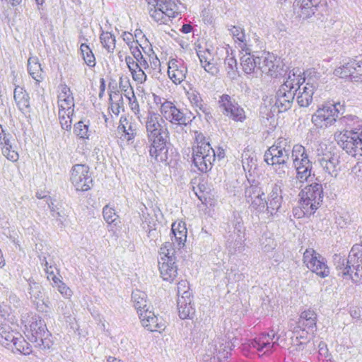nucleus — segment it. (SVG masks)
<instances>
[{"instance_id": "25", "label": "nucleus", "mask_w": 362, "mask_h": 362, "mask_svg": "<svg viewBox=\"0 0 362 362\" xmlns=\"http://www.w3.org/2000/svg\"><path fill=\"white\" fill-rule=\"evenodd\" d=\"M187 67L182 59L171 58L168 62V74L176 85L180 84L186 78Z\"/></svg>"}, {"instance_id": "35", "label": "nucleus", "mask_w": 362, "mask_h": 362, "mask_svg": "<svg viewBox=\"0 0 362 362\" xmlns=\"http://www.w3.org/2000/svg\"><path fill=\"white\" fill-rule=\"evenodd\" d=\"M251 50L250 47L249 50H241L245 52V54L240 57V65L246 74H250L254 73L256 69H259V59L260 57L252 54Z\"/></svg>"}, {"instance_id": "50", "label": "nucleus", "mask_w": 362, "mask_h": 362, "mask_svg": "<svg viewBox=\"0 0 362 362\" xmlns=\"http://www.w3.org/2000/svg\"><path fill=\"white\" fill-rule=\"evenodd\" d=\"M103 47L108 52H113L115 48V37L110 32L102 31L100 35Z\"/></svg>"}, {"instance_id": "62", "label": "nucleus", "mask_w": 362, "mask_h": 362, "mask_svg": "<svg viewBox=\"0 0 362 362\" xmlns=\"http://www.w3.org/2000/svg\"><path fill=\"white\" fill-rule=\"evenodd\" d=\"M226 189L229 193L233 196H237L240 193L241 187L237 180H233L230 182L227 183Z\"/></svg>"}, {"instance_id": "10", "label": "nucleus", "mask_w": 362, "mask_h": 362, "mask_svg": "<svg viewBox=\"0 0 362 362\" xmlns=\"http://www.w3.org/2000/svg\"><path fill=\"white\" fill-rule=\"evenodd\" d=\"M342 110L340 103H327L316 110L312 116V122L320 128L330 127L337 121Z\"/></svg>"}, {"instance_id": "21", "label": "nucleus", "mask_w": 362, "mask_h": 362, "mask_svg": "<svg viewBox=\"0 0 362 362\" xmlns=\"http://www.w3.org/2000/svg\"><path fill=\"white\" fill-rule=\"evenodd\" d=\"M163 119L173 124L187 126L188 119L184 112L177 108L173 102H165L159 107Z\"/></svg>"}, {"instance_id": "58", "label": "nucleus", "mask_w": 362, "mask_h": 362, "mask_svg": "<svg viewBox=\"0 0 362 362\" xmlns=\"http://www.w3.org/2000/svg\"><path fill=\"white\" fill-rule=\"evenodd\" d=\"M129 102V106L132 112L134 114V115L136 117V118L139 119V121L141 123H143L141 121V114L140 112V107L139 102L136 99V98H134L128 100Z\"/></svg>"}, {"instance_id": "7", "label": "nucleus", "mask_w": 362, "mask_h": 362, "mask_svg": "<svg viewBox=\"0 0 362 362\" xmlns=\"http://www.w3.org/2000/svg\"><path fill=\"white\" fill-rule=\"evenodd\" d=\"M59 89L57 105L59 122L63 129L69 130L74 112V98L70 88L66 84H60Z\"/></svg>"}, {"instance_id": "20", "label": "nucleus", "mask_w": 362, "mask_h": 362, "mask_svg": "<svg viewBox=\"0 0 362 362\" xmlns=\"http://www.w3.org/2000/svg\"><path fill=\"white\" fill-rule=\"evenodd\" d=\"M283 187L284 182L281 180L271 185L267 199V214L269 216L275 215L281 206Z\"/></svg>"}, {"instance_id": "46", "label": "nucleus", "mask_w": 362, "mask_h": 362, "mask_svg": "<svg viewBox=\"0 0 362 362\" xmlns=\"http://www.w3.org/2000/svg\"><path fill=\"white\" fill-rule=\"evenodd\" d=\"M18 333L10 332L8 327L6 326L0 327V341L1 344L6 347H12L13 343L17 338Z\"/></svg>"}, {"instance_id": "8", "label": "nucleus", "mask_w": 362, "mask_h": 362, "mask_svg": "<svg viewBox=\"0 0 362 362\" xmlns=\"http://www.w3.org/2000/svg\"><path fill=\"white\" fill-rule=\"evenodd\" d=\"M149 15L158 24H168L178 14L177 0H147Z\"/></svg>"}, {"instance_id": "1", "label": "nucleus", "mask_w": 362, "mask_h": 362, "mask_svg": "<svg viewBox=\"0 0 362 362\" xmlns=\"http://www.w3.org/2000/svg\"><path fill=\"white\" fill-rule=\"evenodd\" d=\"M334 264L339 276L356 284H362V239L352 247L347 258L335 254Z\"/></svg>"}, {"instance_id": "38", "label": "nucleus", "mask_w": 362, "mask_h": 362, "mask_svg": "<svg viewBox=\"0 0 362 362\" xmlns=\"http://www.w3.org/2000/svg\"><path fill=\"white\" fill-rule=\"evenodd\" d=\"M125 62L131 72L132 78L138 83H143L147 80V76L144 71L146 69L140 66V64L130 56L125 57Z\"/></svg>"}, {"instance_id": "24", "label": "nucleus", "mask_w": 362, "mask_h": 362, "mask_svg": "<svg viewBox=\"0 0 362 362\" xmlns=\"http://www.w3.org/2000/svg\"><path fill=\"white\" fill-rule=\"evenodd\" d=\"M317 162L325 173L332 177H337L340 171L339 156L334 153L328 151L319 156Z\"/></svg>"}, {"instance_id": "36", "label": "nucleus", "mask_w": 362, "mask_h": 362, "mask_svg": "<svg viewBox=\"0 0 362 362\" xmlns=\"http://www.w3.org/2000/svg\"><path fill=\"white\" fill-rule=\"evenodd\" d=\"M312 334L311 330L304 328L303 326L297 325L293 330L291 337L293 346H296V350H301L309 341V334Z\"/></svg>"}, {"instance_id": "23", "label": "nucleus", "mask_w": 362, "mask_h": 362, "mask_svg": "<svg viewBox=\"0 0 362 362\" xmlns=\"http://www.w3.org/2000/svg\"><path fill=\"white\" fill-rule=\"evenodd\" d=\"M138 124L132 117L121 116L117 132L120 134V139L128 144H133L138 134Z\"/></svg>"}, {"instance_id": "54", "label": "nucleus", "mask_w": 362, "mask_h": 362, "mask_svg": "<svg viewBox=\"0 0 362 362\" xmlns=\"http://www.w3.org/2000/svg\"><path fill=\"white\" fill-rule=\"evenodd\" d=\"M74 132L81 139H89L90 135L88 124H85L83 121H79L74 125Z\"/></svg>"}, {"instance_id": "17", "label": "nucleus", "mask_w": 362, "mask_h": 362, "mask_svg": "<svg viewBox=\"0 0 362 362\" xmlns=\"http://www.w3.org/2000/svg\"><path fill=\"white\" fill-rule=\"evenodd\" d=\"M237 340L236 338L230 339L226 336L217 337L214 341V356L211 362H227Z\"/></svg>"}, {"instance_id": "16", "label": "nucleus", "mask_w": 362, "mask_h": 362, "mask_svg": "<svg viewBox=\"0 0 362 362\" xmlns=\"http://www.w3.org/2000/svg\"><path fill=\"white\" fill-rule=\"evenodd\" d=\"M298 84L294 88L296 90V101L300 107H308L313 102V96L318 86L317 81H311V78L306 79L301 76Z\"/></svg>"}, {"instance_id": "30", "label": "nucleus", "mask_w": 362, "mask_h": 362, "mask_svg": "<svg viewBox=\"0 0 362 362\" xmlns=\"http://www.w3.org/2000/svg\"><path fill=\"white\" fill-rule=\"evenodd\" d=\"M139 319L142 325L151 332H160L165 329V325L154 315L153 312L146 308V311L139 313Z\"/></svg>"}, {"instance_id": "15", "label": "nucleus", "mask_w": 362, "mask_h": 362, "mask_svg": "<svg viewBox=\"0 0 362 362\" xmlns=\"http://www.w3.org/2000/svg\"><path fill=\"white\" fill-rule=\"evenodd\" d=\"M245 197L252 209L259 213H267V199L264 197V192L259 183L253 181L247 186Z\"/></svg>"}, {"instance_id": "11", "label": "nucleus", "mask_w": 362, "mask_h": 362, "mask_svg": "<svg viewBox=\"0 0 362 362\" xmlns=\"http://www.w3.org/2000/svg\"><path fill=\"white\" fill-rule=\"evenodd\" d=\"M144 119L148 141L167 137L168 129L160 114L153 110H148Z\"/></svg>"}, {"instance_id": "31", "label": "nucleus", "mask_w": 362, "mask_h": 362, "mask_svg": "<svg viewBox=\"0 0 362 362\" xmlns=\"http://www.w3.org/2000/svg\"><path fill=\"white\" fill-rule=\"evenodd\" d=\"M227 28L238 47L241 50H249L251 45L250 39L245 35V29L241 26L233 25H228Z\"/></svg>"}, {"instance_id": "41", "label": "nucleus", "mask_w": 362, "mask_h": 362, "mask_svg": "<svg viewBox=\"0 0 362 362\" xmlns=\"http://www.w3.org/2000/svg\"><path fill=\"white\" fill-rule=\"evenodd\" d=\"M171 231L177 246L179 247H183L187 240V234L185 223L181 221L173 223L172 224Z\"/></svg>"}, {"instance_id": "60", "label": "nucleus", "mask_w": 362, "mask_h": 362, "mask_svg": "<svg viewBox=\"0 0 362 362\" xmlns=\"http://www.w3.org/2000/svg\"><path fill=\"white\" fill-rule=\"evenodd\" d=\"M189 283L187 281L182 280L180 281H179V283L177 284L178 298L180 296H186L185 293L188 294L187 296L189 298H192L191 293L189 292Z\"/></svg>"}, {"instance_id": "39", "label": "nucleus", "mask_w": 362, "mask_h": 362, "mask_svg": "<svg viewBox=\"0 0 362 362\" xmlns=\"http://www.w3.org/2000/svg\"><path fill=\"white\" fill-rule=\"evenodd\" d=\"M317 314L310 309L304 310L301 313L297 325L303 326L308 330H311L313 334L317 329Z\"/></svg>"}, {"instance_id": "44", "label": "nucleus", "mask_w": 362, "mask_h": 362, "mask_svg": "<svg viewBox=\"0 0 362 362\" xmlns=\"http://www.w3.org/2000/svg\"><path fill=\"white\" fill-rule=\"evenodd\" d=\"M17 338L11 347L13 351H17L24 355H28L32 352V348L30 344L20 334H16Z\"/></svg>"}, {"instance_id": "4", "label": "nucleus", "mask_w": 362, "mask_h": 362, "mask_svg": "<svg viewBox=\"0 0 362 362\" xmlns=\"http://www.w3.org/2000/svg\"><path fill=\"white\" fill-rule=\"evenodd\" d=\"M216 153L202 133L196 132L195 143L192 147V161L198 170L206 173L212 168Z\"/></svg>"}, {"instance_id": "49", "label": "nucleus", "mask_w": 362, "mask_h": 362, "mask_svg": "<svg viewBox=\"0 0 362 362\" xmlns=\"http://www.w3.org/2000/svg\"><path fill=\"white\" fill-rule=\"evenodd\" d=\"M1 153L8 160L12 162H16L19 158V154L16 150V146H13L11 141L0 146Z\"/></svg>"}, {"instance_id": "61", "label": "nucleus", "mask_w": 362, "mask_h": 362, "mask_svg": "<svg viewBox=\"0 0 362 362\" xmlns=\"http://www.w3.org/2000/svg\"><path fill=\"white\" fill-rule=\"evenodd\" d=\"M351 81H362V63L356 61V64L353 66Z\"/></svg>"}, {"instance_id": "12", "label": "nucleus", "mask_w": 362, "mask_h": 362, "mask_svg": "<svg viewBox=\"0 0 362 362\" xmlns=\"http://www.w3.org/2000/svg\"><path fill=\"white\" fill-rule=\"evenodd\" d=\"M303 262L308 269L321 278L329 275V268L325 258L313 248L306 249L304 252Z\"/></svg>"}, {"instance_id": "56", "label": "nucleus", "mask_w": 362, "mask_h": 362, "mask_svg": "<svg viewBox=\"0 0 362 362\" xmlns=\"http://www.w3.org/2000/svg\"><path fill=\"white\" fill-rule=\"evenodd\" d=\"M103 214L104 219L109 224L115 223L118 218V216L115 213V209L107 205L103 208Z\"/></svg>"}, {"instance_id": "26", "label": "nucleus", "mask_w": 362, "mask_h": 362, "mask_svg": "<svg viewBox=\"0 0 362 362\" xmlns=\"http://www.w3.org/2000/svg\"><path fill=\"white\" fill-rule=\"evenodd\" d=\"M197 56L201 66L207 73L212 76H216L218 74L221 60L219 58H216L209 49L199 50Z\"/></svg>"}, {"instance_id": "22", "label": "nucleus", "mask_w": 362, "mask_h": 362, "mask_svg": "<svg viewBox=\"0 0 362 362\" xmlns=\"http://www.w3.org/2000/svg\"><path fill=\"white\" fill-rule=\"evenodd\" d=\"M281 64L280 58H277L269 52L264 53L259 59V69H260L262 73L276 78L281 73Z\"/></svg>"}, {"instance_id": "64", "label": "nucleus", "mask_w": 362, "mask_h": 362, "mask_svg": "<svg viewBox=\"0 0 362 362\" xmlns=\"http://www.w3.org/2000/svg\"><path fill=\"white\" fill-rule=\"evenodd\" d=\"M54 269L53 266L49 265V267L45 268L44 269L47 274V279L52 280L54 284H57L59 282V278L55 274Z\"/></svg>"}, {"instance_id": "55", "label": "nucleus", "mask_w": 362, "mask_h": 362, "mask_svg": "<svg viewBox=\"0 0 362 362\" xmlns=\"http://www.w3.org/2000/svg\"><path fill=\"white\" fill-rule=\"evenodd\" d=\"M268 165L272 166V169L274 173L281 178L284 177L288 170V162H269L267 163Z\"/></svg>"}, {"instance_id": "43", "label": "nucleus", "mask_w": 362, "mask_h": 362, "mask_svg": "<svg viewBox=\"0 0 362 362\" xmlns=\"http://www.w3.org/2000/svg\"><path fill=\"white\" fill-rule=\"evenodd\" d=\"M109 110L116 116H118L121 111H124V100L122 95L118 91L112 92L109 98Z\"/></svg>"}, {"instance_id": "59", "label": "nucleus", "mask_w": 362, "mask_h": 362, "mask_svg": "<svg viewBox=\"0 0 362 362\" xmlns=\"http://www.w3.org/2000/svg\"><path fill=\"white\" fill-rule=\"evenodd\" d=\"M57 311L59 314L62 315L65 318L71 317L72 309L71 305H66L64 301H59L57 303Z\"/></svg>"}, {"instance_id": "14", "label": "nucleus", "mask_w": 362, "mask_h": 362, "mask_svg": "<svg viewBox=\"0 0 362 362\" xmlns=\"http://www.w3.org/2000/svg\"><path fill=\"white\" fill-rule=\"evenodd\" d=\"M290 141L285 138H279L274 144L269 147L265 152L264 160L266 163L269 162H288L289 160L290 152H292Z\"/></svg>"}, {"instance_id": "45", "label": "nucleus", "mask_w": 362, "mask_h": 362, "mask_svg": "<svg viewBox=\"0 0 362 362\" xmlns=\"http://www.w3.org/2000/svg\"><path fill=\"white\" fill-rule=\"evenodd\" d=\"M240 234L236 235L235 240L228 241V247L231 253L242 252L245 249V235H243L241 228L239 230Z\"/></svg>"}, {"instance_id": "5", "label": "nucleus", "mask_w": 362, "mask_h": 362, "mask_svg": "<svg viewBox=\"0 0 362 362\" xmlns=\"http://www.w3.org/2000/svg\"><path fill=\"white\" fill-rule=\"evenodd\" d=\"M291 159L296 171V178L300 182H313L318 180L313 172L312 162L310 160L305 148L296 144L292 148Z\"/></svg>"}, {"instance_id": "51", "label": "nucleus", "mask_w": 362, "mask_h": 362, "mask_svg": "<svg viewBox=\"0 0 362 362\" xmlns=\"http://www.w3.org/2000/svg\"><path fill=\"white\" fill-rule=\"evenodd\" d=\"M141 47V45H139ZM130 50L133 55L134 59L136 60L140 64V66H141L144 69H148V64L146 59L144 57L140 49L139 48V43L138 42H132L130 45Z\"/></svg>"}, {"instance_id": "29", "label": "nucleus", "mask_w": 362, "mask_h": 362, "mask_svg": "<svg viewBox=\"0 0 362 362\" xmlns=\"http://www.w3.org/2000/svg\"><path fill=\"white\" fill-rule=\"evenodd\" d=\"M320 2L321 0H296L295 9L300 18H308L317 11Z\"/></svg>"}, {"instance_id": "13", "label": "nucleus", "mask_w": 362, "mask_h": 362, "mask_svg": "<svg viewBox=\"0 0 362 362\" xmlns=\"http://www.w3.org/2000/svg\"><path fill=\"white\" fill-rule=\"evenodd\" d=\"M70 181L77 191L86 192L90 189L93 179L89 167L84 164L74 165L70 171Z\"/></svg>"}, {"instance_id": "40", "label": "nucleus", "mask_w": 362, "mask_h": 362, "mask_svg": "<svg viewBox=\"0 0 362 362\" xmlns=\"http://www.w3.org/2000/svg\"><path fill=\"white\" fill-rule=\"evenodd\" d=\"M131 301L138 315L139 313L146 311V308H149L147 295L141 290L136 289L132 291Z\"/></svg>"}, {"instance_id": "47", "label": "nucleus", "mask_w": 362, "mask_h": 362, "mask_svg": "<svg viewBox=\"0 0 362 362\" xmlns=\"http://www.w3.org/2000/svg\"><path fill=\"white\" fill-rule=\"evenodd\" d=\"M29 294L33 303L38 305L43 301V293L42 286L36 282L29 281Z\"/></svg>"}, {"instance_id": "28", "label": "nucleus", "mask_w": 362, "mask_h": 362, "mask_svg": "<svg viewBox=\"0 0 362 362\" xmlns=\"http://www.w3.org/2000/svg\"><path fill=\"white\" fill-rule=\"evenodd\" d=\"M166 138L163 137L148 141L150 144L149 154L157 162H165L168 160Z\"/></svg>"}, {"instance_id": "3", "label": "nucleus", "mask_w": 362, "mask_h": 362, "mask_svg": "<svg viewBox=\"0 0 362 362\" xmlns=\"http://www.w3.org/2000/svg\"><path fill=\"white\" fill-rule=\"evenodd\" d=\"M299 80V69H292L287 74L285 81L279 88L276 94L274 107L279 112H286L291 107L296 95L294 88L298 84Z\"/></svg>"}, {"instance_id": "37", "label": "nucleus", "mask_w": 362, "mask_h": 362, "mask_svg": "<svg viewBox=\"0 0 362 362\" xmlns=\"http://www.w3.org/2000/svg\"><path fill=\"white\" fill-rule=\"evenodd\" d=\"M180 296L177 298V310L179 317L182 319H192L195 314V308L192 303V298L187 296Z\"/></svg>"}, {"instance_id": "33", "label": "nucleus", "mask_w": 362, "mask_h": 362, "mask_svg": "<svg viewBox=\"0 0 362 362\" xmlns=\"http://www.w3.org/2000/svg\"><path fill=\"white\" fill-rule=\"evenodd\" d=\"M187 95L191 105L196 108L198 114L202 113L206 116L211 115L210 107L204 102L198 90L190 88L187 92Z\"/></svg>"}, {"instance_id": "63", "label": "nucleus", "mask_w": 362, "mask_h": 362, "mask_svg": "<svg viewBox=\"0 0 362 362\" xmlns=\"http://www.w3.org/2000/svg\"><path fill=\"white\" fill-rule=\"evenodd\" d=\"M0 315L4 320L8 321L12 320L11 308L8 304L5 303L0 304Z\"/></svg>"}, {"instance_id": "53", "label": "nucleus", "mask_w": 362, "mask_h": 362, "mask_svg": "<svg viewBox=\"0 0 362 362\" xmlns=\"http://www.w3.org/2000/svg\"><path fill=\"white\" fill-rule=\"evenodd\" d=\"M164 259H175V250L172 243L165 242L160 248V258L158 261H164Z\"/></svg>"}, {"instance_id": "2", "label": "nucleus", "mask_w": 362, "mask_h": 362, "mask_svg": "<svg viewBox=\"0 0 362 362\" xmlns=\"http://www.w3.org/2000/svg\"><path fill=\"white\" fill-rule=\"evenodd\" d=\"M23 321L25 323V334L35 346L44 349L52 346L50 334L41 317L32 314Z\"/></svg>"}, {"instance_id": "42", "label": "nucleus", "mask_w": 362, "mask_h": 362, "mask_svg": "<svg viewBox=\"0 0 362 362\" xmlns=\"http://www.w3.org/2000/svg\"><path fill=\"white\" fill-rule=\"evenodd\" d=\"M28 71L32 78L39 84L43 79L42 69L38 59L35 57H30L28 62Z\"/></svg>"}, {"instance_id": "48", "label": "nucleus", "mask_w": 362, "mask_h": 362, "mask_svg": "<svg viewBox=\"0 0 362 362\" xmlns=\"http://www.w3.org/2000/svg\"><path fill=\"white\" fill-rule=\"evenodd\" d=\"M356 64V60H350L349 62L337 68L334 71V74L342 78H349L351 80L353 66Z\"/></svg>"}, {"instance_id": "18", "label": "nucleus", "mask_w": 362, "mask_h": 362, "mask_svg": "<svg viewBox=\"0 0 362 362\" xmlns=\"http://www.w3.org/2000/svg\"><path fill=\"white\" fill-rule=\"evenodd\" d=\"M337 137L338 144L349 156L358 160L362 159V136L360 135L350 136L340 133Z\"/></svg>"}, {"instance_id": "52", "label": "nucleus", "mask_w": 362, "mask_h": 362, "mask_svg": "<svg viewBox=\"0 0 362 362\" xmlns=\"http://www.w3.org/2000/svg\"><path fill=\"white\" fill-rule=\"evenodd\" d=\"M80 52L84 62L89 67H94L95 66V58L90 47L86 43H82L80 46Z\"/></svg>"}, {"instance_id": "6", "label": "nucleus", "mask_w": 362, "mask_h": 362, "mask_svg": "<svg viewBox=\"0 0 362 362\" xmlns=\"http://www.w3.org/2000/svg\"><path fill=\"white\" fill-rule=\"evenodd\" d=\"M280 336L274 331L262 332L252 339L242 344V351L245 356L249 353L262 352L269 354L275 351L279 344Z\"/></svg>"}, {"instance_id": "27", "label": "nucleus", "mask_w": 362, "mask_h": 362, "mask_svg": "<svg viewBox=\"0 0 362 362\" xmlns=\"http://www.w3.org/2000/svg\"><path fill=\"white\" fill-rule=\"evenodd\" d=\"M337 122L341 128L344 129L341 134L362 136V120L358 117L349 115L340 117Z\"/></svg>"}, {"instance_id": "19", "label": "nucleus", "mask_w": 362, "mask_h": 362, "mask_svg": "<svg viewBox=\"0 0 362 362\" xmlns=\"http://www.w3.org/2000/svg\"><path fill=\"white\" fill-rule=\"evenodd\" d=\"M220 107L223 109V114L230 119L243 122L246 119L244 109L238 103L227 94H223L218 100Z\"/></svg>"}, {"instance_id": "34", "label": "nucleus", "mask_w": 362, "mask_h": 362, "mask_svg": "<svg viewBox=\"0 0 362 362\" xmlns=\"http://www.w3.org/2000/svg\"><path fill=\"white\" fill-rule=\"evenodd\" d=\"M13 98L18 110L26 115L30 111V97L23 88L16 86L13 90Z\"/></svg>"}, {"instance_id": "57", "label": "nucleus", "mask_w": 362, "mask_h": 362, "mask_svg": "<svg viewBox=\"0 0 362 362\" xmlns=\"http://www.w3.org/2000/svg\"><path fill=\"white\" fill-rule=\"evenodd\" d=\"M226 69L228 75H233L235 74L237 67V61L233 56L228 55L224 61Z\"/></svg>"}, {"instance_id": "32", "label": "nucleus", "mask_w": 362, "mask_h": 362, "mask_svg": "<svg viewBox=\"0 0 362 362\" xmlns=\"http://www.w3.org/2000/svg\"><path fill=\"white\" fill-rule=\"evenodd\" d=\"M160 276L164 281H173L177 275V267L175 264V259H164V261H158Z\"/></svg>"}, {"instance_id": "9", "label": "nucleus", "mask_w": 362, "mask_h": 362, "mask_svg": "<svg viewBox=\"0 0 362 362\" xmlns=\"http://www.w3.org/2000/svg\"><path fill=\"white\" fill-rule=\"evenodd\" d=\"M300 208L304 215L310 216L318 209L323 199V189L320 180L305 186L300 192Z\"/></svg>"}]
</instances>
